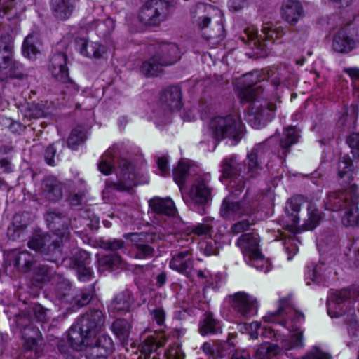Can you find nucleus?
<instances>
[{
    "label": "nucleus",
    "instance_id": "nucleus-52",
    "mask_svg": "<svg viewBox=\"0 0 359 359\" xmlns=\"http://www.w3.org/2000/svg\"><path fill=\"white\" fill-rule=\"evenodd\" d=\"M346 143L351 149L353 156L359 158V133H353L346 138Z\"/></svg>",
    "mask_w": 359,
    "mask_h": 359
},
{
    "label": "nucleus",
    "instance_id": "nucleus-21",
    "mask_svg": "<svg viewBox=\"0 0 359 359\" xmlns=\"http://www.w3.org/2000/svg\"><path fill=\"white\" fill-rule=\"evenodd\" d=\"M124 237L135 243V258L143 259L151 258L153 256L154 248L151 246V244L155 241V234L133 233L125 234Z\"/></svg>",
    "mask_w": 359,
    "mask_h": 359
},
{
    "label": "nucleus",
    "instance_id": "nucleus-15",
    "mask_svg": "<svg viewBox=\"0 0 359 359\" xmlns=\"http://www.w3.org/2000/svg\"><path fill=\"white\" fill-rule=\"evenodd\" d=\"M238 195L230 192V195L223 200L220 208V215L223 218L235 220L252 213L255 208L253 201L249 199L246 194L242 200L236 201L234 196Z\"/></svg>",
    "mask_w": 359,
    "mask_h": 359
},
{
    "label": "nucleus",
    "instance_id": "nucleus-30",
    "mask_svg": "<svg viewBox=\"0 0 359 359\" xmlns=\"http://www.w3.org/2000/svg\"><path fill=\"white\" fill-rule=\"evenodd\" d=\"M76 46L82 55L89 58H100L106 52V48L102 44L83 38L76 39Z\"/></svg>",
    "mask_w": 359,
    "mask_h": 359
},
{
    "label": "nucleus",
    "instance_id": "nucleus-62",
    "mask_svg": "<svg viewBox=\"0 0 359 359\" xmlns=\"http://www.w3.org/2000/svg\"><path fill=\"white\" fill-rule=\"evenodd\" d=\"M212 226L209 224H198L194 226L192 232L198 236H207L210 233V230Z\"/></svg>",
    "mask_w": 359,
    "mask_h": 359
},
{
    "label": "nucleus",
    "instance_id": "nucleus-40",
    "mask_svg": "<svg viewBox=\"0 0 359 359\" xmlns=\"http://www.w3.org/2000/svg\"><path fill=\"white\" fill-rule=\"evenodd\" d=\"M8 63L5 70L0 72L5 75L4 77L0 76V81H4L7 78L20 79L26 75L25 67L21 62L12 57Z\"/></svg>",
    "mask_w": 359,
    "mask_h": 359
},
{
    "label": "nucleus",
    "instance_id": "nucleus-2",
    "mask_svg": "<svg viewBox=\"0 0 359 359\" xmlns=\"http://www.w3.org/2000/svg\"><path fill=\"white\" fill-rule=\"evenodd\" d=\"M263 319L266 322L277 323L290 331H294L288 341L284 344L285 349L302 348L304 346L303 333L294 323L302 322L304 316L294 308L291 297L280 299L278 309L267 313Z\"/></svg>",
    "mask_w": 359,
    "mask_h": 359
},
{
    "label": "nucleus",
    "instance_id": "nucleus-5",
    "mask_svg": "<svg viewBox=\"0 0 359 359\" xmlns=\"http://www.w3.org/2000/svg\"><path fill=\"white\" fill-rule=\"evenodd\" d=\"M359 194L354 184L344 191L330 193L325 201L326 209L331 211H344L341 222L346 226L359 225Z\"/></svg>",
    "mask_w": 359,
    "mask_h": 359
},
{
    "label": "nucleus",
    "instance_id": "nucleus-63",
    "mask_svg": "<svg viewBox=\"0 0 359 359\" xmlns=\"http://www.w3.org/2000/svg\"><path fill=\"white\" fill-rule=\"evenodd\" d=\"M165 355L168 359H182V353L180 348L174 345L165 351Z\"/></svg>",
    "mask_w": 359,
    "mask_h": 359
},
{
    "label": "nucleus",
    "instance_id": "nucleus-13",
    "mask_svg": "<svg viewBox=\"0 0 359 359\" xmlns=\"http://www.w3.org/2000/svg\"><path fill=\"white\" fill-rule=\"evenodd\" d=\"M170 13V4L165 0H151L140 9L138 18L147 26H156L165 21Z\"/></svg>",
    "mask_w": 359,
    "mask_h": 359
},
{
    "label": "nucleus",
    "instance_id": "nucleus-50",
    "mask_svg": "<svg viewBox=\"0 0 359 359\" xmlns=\"http://www.w3.org/2000/svg\"><path fill=\"white\" fill-rule=\"evenodd\" d=\"M221 244L215 240L203 241L199 243V249L205 256L217 255Z\"/></svg>",
    "mask_w": 359,
    "mask_h": 359
},
{
    "label": "nucleus",
    "instance_id": "nucleus-27",
    "mask_svg": "<svg viewBox=\"0 0 359 359\" xmlns=\"http://www.w3.org/2000/svg\"><path fill=\"white\" fill-rule=\"evenodd\" d=\"M236 245L240 248L243 255L256 257L260 253L259 248V236L257 233H244L236 241Z\"/></svg>",
    "mask_w": 359,
    "mask_h": 359
},
{
    "label": "nucleus",
    "instance_id": "nucleus-48",
    "mask_svg": "<svg viewBox=\"0 0 359 359\" xmlns=\"http://www.w3.org/2000/svg\"><path fill=\"white\" fill-rule=\"evenodd\" d=\"M84 140L85 133L81 126H77L72 130L67 139V145L71 149L76 150L78 147L83 143Z\"/></svg>",
    "mask_w": 359,
    "mask_h": 359
},
{
    "label": "nucleus",
    "instance_id": "nucleus-22",
    "mask_svg": "<svg viewBox=\"0 0 359 359\" xmlns=\"http://www.w3.org/2000/svg\"><path fill=\"white\" fill-rule=\"evenodd\" d=\"M192 253L185 249L174 254L169 262L170 268L187 277L191 275L193 269Z\"/></svg>",
    "mask_w": 359,
    "mask_h": 359
},
{
    "label": "nucleus",
    "instance_id": "nucleus-61",
    "mask_svg": "<svg viewBox=\"0 0 359 359\" xmlns=\"http://www.w3.org/2000/svg\"><path fill=\"white\" fill-rule=\"evenodd\" d=\"M344 72L351 77L353 86L359 90V68H346Z\"/></svg>",
    "mask_w": 359,
    "mask_h": 359
},
{
    "label": "nucleus",
    "instance_id": "nucleus-10",
    "mask_svg": "<svg viewBox=\"0 0 359 359\" xmlns=\"http://www.w3.org/2000/svg\"><path fill=\"white\" fill-rule=\"evenodd\" d=\"M182 197L191 209L203 215L204 205L212 199V189L208 181L204 177H198L188 191H182Z\"/></svg>",
    "mask_w": 359,
    "mask_h": 359
},
{
    "label": "nucleus",
    "instance_id": "nucleus-19",
    "mask_svg": "<svg viewBox=\"0 0 359 359\" xmlns=\"http://www.w3.org/2000/svg\"><path fill=\"white\" fill-rule=\"evenodd\" d=\"M84 345L87 359H108L114 349L112 339L107 334H101L95 340L88 339Z\"/></svg>",
    "mask_w": 359,
    "mask_h": 359
},
{
    "label": "nucleus",
    "instance_id": "nucleus-59",
    "mask_svg": "<svg viewBox=\"0 0 359 359\" xmlns=\"http://www.w3.org/2000/svg\"><path fill=\"white\" fill-rule=\"evenodd\" d=\"M289 210H292V215L294 213L296 215L294 216V223L297 224L299 222V217H297V213L300 210V205L298 202L297 198H291L287 201L286 210L289 211Z\"/></svg>",
    "mask_w": 359,
    "mask_h": 359
},
{
    "label": "nucleus",
    "instance_id": "nucleus-25",
    "mask_svg": "<svg viewBox=\"0 0 359 359\" xmlns=\"http://www.w3.org/2000/svg\"><path fill=\"white\" fill-rule=\"evenodd\" d=\"M50 6L53 16L60 21L68 20L76 8L75 0H50Z\"/></svg>",
    "mask_w": 359,
    "mask_h": 359
},
{
    "label": "nucleus",
    "instance_id": "nucleus-23",
    "mask_svg": "<svg viewBox=\"0 0 359 359\" xmlns=\"http://www.w3.org/2000/svg\"><path fill=\"white\" fill-rule=\"evenodd\" d=\"M48 69L52 76L58 81L67 83L70 81L65 53H54L50 59Z\"/></svg>",
    "mask_w": 359,
    "mask_h": 359
},
{
    "label": "nucleus",
    "instance_id": "nucleus-9",
    "mask_svg": "<svg viewBox=\"0 0 359 359\" xmlns=\"http://www.w3.org/2000/svg\"><path fill=\"white\" fill-rule=\"evenodd\" d=\"M57 283L54 287L53 294L61 302L68 304L72 310L87 305L93 298V291L92 290H83L79 293L72 290L70 283L61 277H57Z\"/></svg>",
    "mask_w": 359,
    "mask_h": 359
},
{
    "label": "nucleus",
    "instance_id": "nucleus-34",
    "mask_svg": "<svg viewBox=\"0 0 359 359\" xmlns=\"http://www.w3.org/2000/svg\"><path fill=\"white\" fill-rule=\"evenodd\" d=\"M339 183L345 186L353 180L354 169L353 162L348 155L341 156L337 165Z\"/></svg>",
    "mask_w": 359,
    "mask_h": 359
},
{
    "label": "nucleus",
    "instance_id": "nucleus-20",
    "mask_svg": "<svg viewBox=\"0 0 359 359\" xmlns=\"http://www.w3.org/2000/svg\"><path fill=\"white\" fill-rule=\"evenodd\" d=\"M262 32L264 34L262 36H258V29L252 25L248 26L244 29L243 33L241 36V39L246 43L248 47L251 49L263 48L264 46H267L265 41L262 42L260 38L264 40V37L266 41L272 40V43H274V37L278 38V34L276 32L269 27H264L262 29Z\"/></svg>",
    "mask_w": 359,
    "mask_h": 359
},
{
    "label": "nucleus",
    "instance_id": "nucleus-39",
    "mask_svg": "<svg viewBox=\"0 0 359 359\" xmlns=\"http://www.w3.org/2000/svg\"><path fill=\"white\" fill-rule=\"evenodd\" d=\"M199 331L203 336L217 334L222 332V325L213 318L212 313H206L204 319L200 323Z\"/></svg>",
    "mask_w": 359,
    "mask_h": 359
},
{
    "label": "nucleus",
    "instance_id": "nucleus-45",
    "mask_svg": "<svg viewBox=\"0 0 359 359\" xmlns=\"http://www.w3.org/2000/svg\"><path fill=\"white\" fill-rule=\"evenodd\" d=\"M121 258L117 253H112L102 257L97 261V269L100 273L111 271L114 266L120 264Z\"/></svg>",
    "mask_w": 359,
    "mask_h": 359
},
{
    "label": "nucleus",
    "instance_id": "nucleus-17",
    "mask_svg": "<svg viewBox=\"0 0 359 359\" xmlns=\"http://www.w3.org/2000/svg\"><path fill=\"white\" fill-rule=\"evenodd\" d=\"M46 259L50 262L58 264L60 262L66 267L76 269L80 265L88 264L90 259L88 253L78 248H71L69 240L66 242L65 247L60 243V256L54 259H52L51 255H43Z\"/></svg>",
    "mask_w": 359,
    "mask_h": 359
},
{
    "label": "nucleus",
    "instance_id": "nucleus-58",
    "mask_svg": "<svg viewBox=\"0 0 359 359\" xmlns=\"http://www.w3.org/2000/svg\"><path fill=\"white\" fill-rule=\"evenodd\" d=\"M57 153L55 144H50L46 149L44 158L46 163L49 165L54 166L55 165V156Z\"/></svg>",
    "mask_w": 359,
    "mask_h": 359
},
{
    "label": "nucleus",
    "instance_id": "nucleus-56",
    "mask_svg": "<svg viewBox=\"0 0 359 359\" xmlns=\"http://www.w3.org/2000/svg\"><path fill=\"white\" fill-rule=\"evenodd\" d=\"M251 225H252V222H251L249 219H245L233 224L231 228V231L233 234L237 235L241 232L248 230Z\"/></svg>",
    "mask_w": 359,
    "mask_h": 359
},
{
    "label": "nucleus",
    "instance_id": "nucleus-24",
    "mask_svg": "<svg viewBox=\"0 0 359 359\" xmlns=\"http://www.w3.org/2000/svg\"><path fill=\"white\" fill-rule=\"evenodd\" d=\"M160 104L165 111H174L180 109L182 102L180 87L174 86L163 90L160 95Z\"/></svg>",
    "mask_w": 359,
    "mask_h": 359
},
{
    "label": "nucleus",
    "instance_id": "nucleus-53",
    "mask_svg": "<svg viewBox=\"0 0 359 359\" xmlns=\"http://www.w3.org/2000/svg\"><path fill=\"white\" fill-rule=\"evenodd\" d=\"M78 278L80 281L87 282L92 279L93 271L91 268L87 266V264L80 265L76 268Z\"/></svg>",
    "mask_w": 359,
    "mask_h": 359
},
{
    "label": "nucleus",
    "instance_id": "nucleus-14",
    "mask_svg": "<svg viewBox=\"0 0 359 359\" xmlns=\"http://www.w3.org/2000/svg\"><path fill=\"white\" fill-rule=\"evenodd\" d=\"M215 13L219 15V20L217 22L216 31L213 29L207 33H204V37L206 39H215L217 37L223 29L221 21V12L214 6L204 4H197L191 11V18L194 23H196L201 30L206 29L210 22V14Z\"/></svg>",
    "mask_w": 359,
    "mask_h": 359
},
{
    "label": "nucleus",
    "instance_id": "nucleus-57",
    "mask_svg": "<svg viewBox=\"0 0 359 359\" xmlns=\"http://www.w3.org/2000/svg\"><path fill=\"white\" fill-rule=\"evenodd\" d=\"M332 357L328 353L321 351L318 348H313L311 351L307 353L302 359H331Z\"/></svg>",
    "mask_w": 359,
    "mask_h": 359
},
{
    "label": "nucleus",
    "instance_id": "nucleus-37",
    "mask_svg": "<svg viewBox=\"0 0 359 359\" xmlns=\"http://www.w3.org/2000/svg\"><path fill=\"white\" fill-rule=\"evenodd\" d=\"M41 42L36 33H31L27 36L22 43V53L29 59H34L39 53Z\"/></svg>",
    "mask_w": 359,
    "mask_h": 359
},
{
    "label": "nucleus",
    "instance_id": "nucleus-55",
    "mask_svg": "<svg viewBox=\"0 0 359 359\" xmlns=\"http://www.w3.org/2000/svg\"><path fill=\"white\" fill-rule=\"evenodd\" d=\"M43 115V111L34 104H28L25 109L24 116L29 118H38Z\"/></svg>",
    "mask_w": 359,
    "mask_h": 359
},
{
    "label": "nucleus",
    "instance_id": "nucleus-47",
    "mask_svg": "<svg viewBox=\"0 0 359 359\" xmlns=\"http://www.w3.org/2000/svg\"><path fill=\"white\" fill-rule=\"evenodd\" d=\"M307 215L308 218L304 223L305 228L306 230H313L318 225L320 220V215L314 204L308 205Z\"/></svg>",
    "mask_w": 359,
    "mask_h": 359
},
{
    "label": "nucleus",
    "instance_id": "nucleus-51",
    "mask_svg": "<svg viewBox=\"0 0 359 359\" xmlns=\"http://www.w3.org/2000/svg\"><path fill=\"white\" fill-rule=\"evenodd\" d=\"M248 259L250 264L259 271L267 273L271 269V264L263 257L261 252L257 256L250 257Z\"/></svg>",
    "mask_w": 359,
    "mask_h": 359
},
{
    "label": "nucleus",
    "instance_id": "nucleus-26",
    "mask_svg": "<svg viewBox=\"0 0 359 359\" xmlns=\"http://www.w3.org/2000/svg\"><path fill=\"white\" fill-rule=\"evenodd\" d=\"M355 46L354 37L346 29L339 30L334 36L332 43V48L340 53H348Z\"/></svg>",
    "mask_w": 359,
    "mask_h": 359
},
{
    "label": "nucleus",
    "instance_id": "nucleus-29",
    "mask_svg": "<svg viewBox=\"0 0 359 359\" xmlns=\"http://www.w3.org/2000/svg\"><path fill=\"white\" fill-rule=\"evenodd\" d=\"M280 11L283 19L292 25H296L304 15L302 4L295 0L285 1L281 6Z\"/></svg>",
    "mask_w": 359,
    "mask_h": 359
},
{
    "label": "nucleus",
    "instance_id": "nucleus-28",
    "mask_svg": "<svg viewBox=\"0 0 359 359\" xmlns=\"http://www.w3.org/2000/svg\"><path fill=\"white\" fill-rule=\"evenodd\" d=\"M64 188V184L54 177H48L42 182L43 194L50 201L56 202L60 200Z\"/></svg>",
    "mask_w": 359,
    "mask_h": 359
},
{
    "label": "nucleus",
    "instance_id": "nucleus-1",
    "mask_svg": "<svg viewBox=\"0 0 359 359\" xmlns=\"http://www.w3.org/2000/svg\"><path fill=\"white\" fill-rule=\"evenodd\" d=\"M45 218L52 233H38L33 236L28 242V246L42 255H51V259L55 260L60 256V243L64 248L69 240L67 219L62 213L56 211L47 212Z\"/></svg>",
    "mask_w": 359,
    "mask_h": 359
},
{
    "label": "nucleus",
    "instance_id": "nucleus-43",
    "mask_svg": "<svg viewBox=\"0 0 359 359\" xmlns=\"http://www.w3.org/2000/svg\"><path fill=\"white\" fill-rule=\"evenodd\" d=\"M36 262L34 256L27 251H22L15 258L14 265L22 272H27L33 269Z\"/></svg>",
    "mask_w": 359,
    "mask_h": 359
},
{
    "label": "nucleus",
    "instance_id": "nucleus-54",
    "mask_svg": "<svg viewBox=\"0 0 359 359\" xmlns=\"http://www.w3.org/2000/svg\"><path fill=\"white\" fill-rule=\"evenodd\" d=\"M124 242L121 240L113 239L102 241L100 246L106 250L116 251L123 247Z\"/></svg>",
    "mask_w": 359,
    "mask_h": 359
},
{
    "label": "nucleus",
    "instance_id": "nucleus-38",
    "mask_svg": "<svg viewBox=\"0 0 359 359\" xmlns=\"http://www.w3.org/2000/svg\"><path fill=\"white\" fill-rule=\"evenodd\" d=\"M23 348L27 351L36 350L41 341V334L38 329L33 326H27L23 332Z\"/></svg>",
    "mask_w": 359,
    "mask_h": 359
},
{
    "label": "nucleus",
    "instance_id": "nucleus-64",
    "mask_svg": "<svg viewBox=\"0 0 359 359\" xmlns=\"http://www.w3.org/2000/svg\"><path fill=\"white\" fill-rule=\"evenodd\" d=\"M34 313L36 318L39 321L44 322L47 320V312L49 311L48 309H46L41 305H36L33 308Z\"/></svg>",
    "mask_w": 359,
    "mask_h": 359
},
{
    "label": "nucleus",
    "instance_id": "nucleus-60",
    "mask_svg": "<svg viewBox=\"0 0 359 359\" xmlns=\"http://www.w3.org/2000/svg\"><path fill=\"white\" fill-rule=\"evenodd\" d=\"M150 314L152 319L155 320L158 325L161 326L163 325L165 318V313L162 308L158 307L153 310H150Z\"/></svg>",
    "mask_w": 359,
    "mask_h": 359
},
{
    "label": "nucleus",
    "instance_id": "nucleus-41",
    "mask_svg": "<svg viewBox=\"0 0 359 359\" xmlns=\"http://www.w3.org/2000/svg\"><path fill=\"white\" fill-rule=\"evenodd\" d=\"M327 270V267L323 263L316 264L312 269L308 270L306 273L307 285H311V283H322L326 279Z\"/></svg>",
    "mask_w": 359,
    "mask_h": 359
},
{
    "label": "nucleus",
    "instance_id": "nucleus-16",
    "mask_svg": "<svg viewBox=\"0 0 359 359\" xmlns=\"http://www.w3.org/2000/svg\"><path fill=\"white\" fill-rule=\"evenodd\" d=\"M222 175L229 178V191L233 194H240L244 189V177L241 175L242 170L245 169V165L237 161L236 157L231 156L226 158L222 162L220 166Z\"/></svg>",
    "mask_w": 359,
    "mask_h": 359
},
{
    "label": "nucleus",
    "instance_id": "nucleus-7",
    "mask_svg": "<svg viewBox=\"0 0 359 359\" xmlns=\"http://www.w3.org/2000/svg\"><path fill=\"white\" fill-rule=\"evenodd\" d=\"M208 128L215 140L221 141L228 138L233 141V144L241 140L244 133V125L241 116L235 114L212 118Z\"/></svg>",
    "mask_w": 359,
    "mask_h": 359
},
{
    "label": "nucleus",
    "instance_id": "nucleus-11",
    "mask_svg": "<svg viewBox=\"0 0 359 359\" xmlns=\"http://www.w3.org/2000/svg\"><path fill=\"white\" fill-rule=\"evenodd\" d=\"M230 309L238 323H241L257 314L259 304L257 299L245 292H237L228 297Z\"/></svg>",
    "mask_w": 359,
    "mask_h": 359
},
{
    "label": "nucleus",
    "instance_id": "nucleus-46",
    "mask_svg": "<svg viewBox=\"0 0 359 359\" xmlns=\"http://www.w3.org/2000/svg\"><path fill=\"white\" fill-rule=\"evenodd\" d=\"M189 166L185 163L180 162L177 167L173 170V180L179 186L180 191L189 176Z\"/></svg>",
    "mask_w": 359,
    "mask_h": 359
},
{
    "label": "nucleus",
    "instance_id": "nucleus-6",
    "mask_svg": "<svg viewBox=\"0 0 359 359\" xmlns=\"http://www.w3.org/2000/svg\"><path fill=\"white\" fill-rule=\"evenodd\" d=\"M104 323V318L101 311H87L69 330V341L72 346L77 350L81 348L88 339L102 330Z\"/></svg>",
    "mask_w": 359,
    "mask_h": 359
},
{
    "label": "nucleus",
    "instance_id": "nucleus-8",
    "mask_svg": "<svg viewBox=\"0 0 359 359\" xmlns=\"http://www.w3.org/2000/svg\"><path fill=\"white\" fill-rule=\"evenodd\" d=\"M180 58V52L175 43H163L158 46L156 53L142 63L140 70L146 76H158L164 67L175 64Z\"/></svg>",
    "mask_w": 359,
    "mask_h": 359
},
{
    "label": "nucleus",
    "instance_id": "nucleus-31",
    "mask_svg": "<svg viewBox=\"0 0 359 359\" xmlns=\"http://www.w3.org/2000/svg\"><path fill=\"white\" fill-rule=\"evenodd\" d=\"M300 135L294 127L290 126L283 130L280 139V148L278 151V156L280 158H285L290 152V147L298 143Z\"/></svg>",
    "mask_w": 359,
    "mask_h": 359
},
{
    "label": "nucleus",
    "instance_id": "nucleus-42",
    "mask_svg": "<svg viewBox=\"0 0 359 359\" xmlns=\"http://www.w3.org/2000/svg\"><path fill=\"white\" fill-rule=\"evenodd\" d=\"M280 348L276 344L264 342L260 344L255 353V359H278Z\"/></svg>",
    "mask_w": 359,
    "mask_h": 359
},
{
    "label": "nucleus",
    "instance_id": "nucleus-4",
    "mask_svg": "<svg viewBox=\"0 0 359 359\" xmlns=\"http://www.w3.org/2000/svg\"><path fill=\"white\" fill-rule=\"evenodd\" d=\"M257 76V72L245 74L243 79L247 89L241 93V102L249 103L248 121L249 122L254 121L252 126L255 128H259L266 122L271 121L276 109L274 103L266 101L261 102L257 99L255 89L252 87L259 81Z\"/></svg>",
    "mask_w": 359,
    "mask_h": 359
},
{
    "label": "nucleus",
    "instance_id": "nucleus-36",
    "mask_svg": "<svg viewBox=\"0 0 359 359\" xmlns=\"http://www.w3.org/2000/svg\"><path fill=\"white\" fill-rule=\"evenodd\" d=\"M118 154L119 151L116 146L109 147L100 157L98 163L99 170L105 175H110L114 170V162Z\"/></svg>",
    "mask_w": 359,
    "mask_h": 359
},
{
    "label": "nucleus",
    "instance_id": "nucleus-49",
    "mask_svg": "<svg viewBox=\"0 0 359 359\" xmlns=\"http://www.w3.org/2000/svg\"><path fill=\"white\" fill-rule=\"evenodd\" d=\"M34 278L37 282H43L49 280L53 274V271L46 265L36 263L34 268Z\"/></svg>",
    "mask_w": 359,
    "mask_h": 359
},
{
    "label": "nucleus",
    "instance_id": "nucleus-18",
    "mask_svg": "<svg viewBox=\"0 0 359 359\" xmlns=\"http://www.w3.org/2000/svg\"><path fill=\"white\" fill-rule=\"evenodd\" d=\"M116 176V182L106 181V189L107 191L109 192L114 190L118 191H129L137 184L134 166L126 159H121L119 161Z\"/></svg>",
    "mask_w": 359,
    "mask_h": 359
},
{
    "label": "nucleus",
    "instance_id": "nucleus-33",
    "mask_svg": "<svg viewBox=\"0 0 359 359\" xmlns=\"http://www.w3.org/2000/svg\"><path fill=\"white\" fill-rule=\"evenodd\" d=\"M14 43L11 36L4 34L0 36V72L5 70L13 55Z\"/></svg>",
    "mask_w": 359,
    "mask_h": 359
},
{
    "label": "nucleus",
    "instance_id": "nucleus-44",
    "mask_svg": "<svg viewBox=\"0 0 359 359\" xmlns=\"http://www.w3.org/2000/svg\"><path fill=\"white\" fill-rule=\"evenodd\" d=\"M165 343V339L148 337L141 346V354L144 355V359H149L151 354L163 346Z\"/></svg>",
    "mask_w": 359,
    "mask_h": 359
},
{
    "label": "nucleus",
    "instance_id": "nucleus-3",
    "mask_svg": "<svg viewBox=\"0 0 359 359\" xmlns=\"http://www.w3.org/2000/svg\"><path fill=\"white\" fill-rule=\"evenodd\" d=\"M357 304L359 313V286H353L332 293L327 299V313L331 318L344 316V320L348 326V331L355 334L353 331L359 327L355 307Z\"/></svg>",
    "mask_w": 359,
    "mask_h": 359
},
{
    "label": "nucleus",
    "instance_id": "nucleus-32",
    "mask_svg": "<svg viewBox=\"0 0 359 359\" xmlns=\"http://www.w3.org/2000/svg\"><path fill=\"white\" fill-rule=\"evenodd\" d=\"M110 309L116 312H129L135 308V299L131 291L126 290L117 294L111 300Z\"/></svg>",
    "mask_w": 359,
    "mask_h": 359
},
{
    "label": "nucleus",
    "instance_id": "nucleus-35",
    "mask_svg": "<svg viewBox=\"0 0 359 359\" xmlns=\"http://www.w3.org/2000/svg\"><path fill=\"white\" fill-rule=\"evenodd\" d=\"M151 209L156 213L167 216H175L176 208L173 201L170 198L155 197L149 201Z\"/></svg>",
    "mask_w": 359,
    "mask_h": 359
},
{
    "label": "nucleus",
    "instance_id": "nucleus-12",
    "mask_svg": "<svg viewBox=\"0 0 359 359\" xmlns=\"http://www.w3.org/2000/svg\"><path fill=\"white\" fill-rule=\"evenodd\" d=\"M271 138L255 145L250 152L247 155L248 165L245 171L249 178H254L258 176L263 170L264 166L269 161L271 155L270 143Z\"/></svg>",
    "mask_w": 359,
    "mask_h": 359
}]
</instances>
